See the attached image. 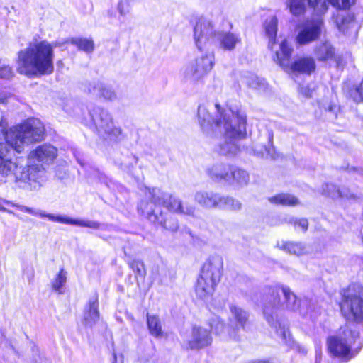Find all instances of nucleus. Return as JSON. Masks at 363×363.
Segmentation results:
<instances>
[{
	"label": "nucleus",
	"mask_w": 363,
	"mask_h": 363,
	"mask_svg": "<svg viewBox=\"0 0 363 363\" xmlns=\"http://www.w3.org/2000/svg\"><path fill=\"white\" fill-rule=\"evenodd\" d=\"M145 194V197L139 203L138 210L155 225L171 231H176L179 228L177 220L172 216L164 214L157 206L162 205L173 213L188 216L194 215L196 208L194 206L184 205L179 198L164 192L159 188H147Z\"/></svg>",
	"instance_id": "1"
},
{
	"label": "nucleus",
	"mask_w": 363,
	"mask_h": 363,
	"mask_svg": "<svg viewBox=\"0 0 363 363\" xmlns=\"http://www.w3.org/2000/svg\"><path fill=\"white\" fill-rule=\"evenodd\" d=\"M264 298L263 312L266 320L274 329L281 343L294 348L296 343L286 322L279 318L278 311L284 308L294 311L298 310L300 305L296 296L289 288L282 286L269 289L268 294Z\"/></svg>",
	"instance_id": "2"
},
{
	"label": "nucleus",
	"mask_w": 363,
	"mask_h": 363,
	"mask_svg": "<svg viewBox=\"0 0 363 363\" xmlns=\"http://www.w3.org/2000/svg\"><path fill=\"white\" fill-rule=\"evenodd\" d=\"M54 46L46 40L31 43L18 52L16 70L28 77L54 72Z\"/></svg>",
	"instance_id": "3"
},
{
	"label": "nucleus",
	"mask_w": 363,
	"mask_h": 363,
	"mask_svg": "<svg viewBox=\"0 0 363 363\" xmlns=\"http://www.w3.org/2000/svg\"><path fill=\"white\" fill-rule=\"evenodd\" d=\"M216 117L210 113L209 107L203 104L198 107L197 118L201 130L209 137L217 136L218 133L225 130L227 135H236L243 130L244 113L231 108H223L215 104Z\"/></svg>",
	"instance_id": "4"
},
{
	"label": "nucleus",
	"mask_w": 363,
	"mask_h": 363,
	"mask_svg": "<svg viewBox=\"0 0 363 363\" xmlns=\"http://www.w3.org/2000/svg\"><path fill=\"white\" fill-rule=\"evenodd\" d=\"M194 39L197 48L203 50L212 47L216 40L220 48L232 51L241 42L239 34L231 32L216 31L211 20L201 16L194 26Z\"/></svg>",
	"instance_id": "5"
},
{
	"label": "nucleus",
	"mask_w": 363,
	"mask_h": 363,
	"mask_svg": "<svg viewBox=\"0 0 363 363\" xmlns=\"http://www.w3.org/2000/svg\"><path fill=\"white\" fill-rule=\"evenodd\" d=\"M44 125L38 118L28 120L23 124L6 131V127L0 123V140H6L13 147L14 150L20 153L25 143L41 140L44 135Z\"/></svg>",
	"instance_id": "6"
},
{
	"label": "nucleus",
	"mask_w": 363,
	"mask_h": 363,
	"mask_svg": "<svg viewBox=\"0 0 363 363\" xmlns=\"http://www.w3.org/2000/svg\"><path fill=\"white\" fill-rule=\"evenodd\" d=\"M223 267V260L219 255H213L205 262L194 287L199 299L204 302L211 299L220 281Z\"/></svg>",
	"instance_id": "7"
},
{
	"label": "nucleus",
	"mask_w": 363,
	"mask_h": 363,
	"mask_svg": "<svg viewBox=\"0 0 363 363\" xmlns=\"http://www.w3.org/2000/svg\"><path fill=\"white\" fill-rule=\"evenodd\" d=\"M359 335L356 327L345 325L341 328L338 336L328 339L330 352L343 361L352 359L362 347V342L359 340Z\"/></svg>",
	"instance_id": "8"
},
{
	"label": "nucleus",
	"mask_w": 363,
	"mask_h": 363,
	"mask_svg": "<svg viewBox=\"0 0 363 363\" xmlns=\"http://www.w3.org/2000/svg\"><path fill=\"white\" fill-rule=\"evenodd\" d=\"M3 204H6L9 206H11L13 207L17 208L19 211L26 212L28 213H30L35 216H38L40 218H46L48 220L67 224V225H75V226H79V227H86L91 229H99L101 226V224L95 220H83V219H77V218H72L68 217L66 215H53L51 213H48L45 211H41L40 209H34L31 208L30 207L23 206V205H19L17 203H14L13 202H11L9 201L0 199V211L2 212H6L9 214L16 216L14 212H13L11 210H9L4 207Z\"/></svg>",
	"instance_id": "9"
},
{
	"label": "nucleus",
	"mask_w": 363,
	"mask_h": 363,
	"mask_svg": "<svg viewBox=\"0 0 363 363\" xmlns=\"http://www.w3.org/2000/svg\"><path fill=\"white\" fill-rule=\"evenodd\" d=\"M342 315L350 321H363V286L351 284L344 291L340 302Z\"/></svg>",
	"instance_id": "10"
},
{
	"label": "nucleus",
	"mask_w": 363,
	"mask_h": 363,
	"mask_svg": "<svg viewBox=\"0 0 363 363\" xmlns=\"http://www.w3.org/2000/svg\"><path fill=\"white\" fill-rule=\"evenodd\" d=\"M353 0H286V4L289 12L294 16H303L307 8L313 14L325 15L329 4L335 8H348Z\"/></svg>",
	"instance_id": "11"
},
{
	"label": "nucleus",
	"mask_w": 363,
	"mask_h": 363,
	"mask_svg": "<svg viewBox=\"0 0 363 363\" xmlns=\"http://www.w3.org/2000/svg\"><path fill=\"white\" fill-rule=\"evenodd\" d=\"M278 20L275 16H269L264 23V33L269 39L268 47L274 52V60L282 67H288L292 48L289 46L286 40H284L279 45L276 43Z\"/></svg>",
	"instance_id": "12"
},
{
	"label": "nucleus",
	"mask_w": 363,
	"mask_h": 363,
	"mask_svg": "<svg viewBox=\"0 0 363 363\" xmlns=\"http://www.w3.org/2000/svg\"><path fill=\"white\" fill-rule=\"evenodd\" d=\"M201 51V55L190 61L183 69L184 76L191 80H199L207 75L215 65V55L211 48Z\"/></svg>",
	"instance_id": "13"
},
{
	"label": "nucleus",
	"mask_w": 363,
	"mask_h": 363,
	"mask_svg": "<svg viewBox=\"0 0 363 363\" xmlns=\"http://www.w3.org/2000/svg\"><path fill=\"white\" fill-rule=\"evenodd\" d=\"M324 15L313 14L301 26L296 35V41L300 45H306L317 40L325 31Z\"/></svg>",
	"instance_id": "14"
},
{
	"label": "nucleus",
	"mask_w": 363,
	"mask_h": 363,
	"mask_svg": "<svg viewBox=\"0 0 363 363\" xmlns=\"http://www.w3.org/2000/svg\"><path fill=\"white\" fill-rule=\"evenodd\" d=\"M45 171L42 165H28L24 167L18 164L11 180L28 183L34 189L39 188L45 181Z\"/></svg>",
	"instance_id": "15"
},
{
	"label": "nucleus",
	"mask_w": 363,
	"mask_h": 363,
	"mask_svg": "<svg viewBox=\"0 0 363 363\" xmlns=\"http://www.w3.org/2000/svg\"><path fill=\"white\" fill-rule=\"evenodd\" d=\"M353 4L348 8H336L337 10L332 15V21L343 35L356 37L359 26L354 20V15L346 11Z\"/></svg>",
	"instance_id": "16"
},
{
	"label": "nucleus",
	"mask_w": 363,
	"mask_h": 363,
	"mask_svg": "<svg viewBox=\"0 0 363 363\" xmlns=\"http://www.w3.org/2000/svg\"><path fill=\"white\" fill-rule=\"evenodd\" d=\"M91 117L99 131L113 135L121 133V129L115 126L108 111L100 107L95 108L91 113Z\"/></svg>",
	"instance_id": "17"
},
{
	"label": "nucleus",
	"mask_w": 363,
	"mask_h": 363,
	"mask_svg": "<svg viewBox=\"0 0 363 363\" xmlns=\"http://www.w3.org/2000/svg\"><path fill=\"white\" fill-rule=\"evenodd\" d=\"M5 140V143H0V175L11 180L18 164L13 161L11 157V150H14V147Z\"/></svg>",
	"instance_id": "18"
},
{
	"label": "nucleus",
	"mask_w": 363,
	"mask_h": 363,
	"mask_svg": "<svg viewBox=\"0 0 363 363\" xmlns=\"http://www.w3.org/2000/svg\"><path fill=\"white\" fill-rule=\"evenodd\" d=\"M243 130L240 134L236 135H227L225 130H222L221 133H218L217 135L223 133L225 137V141L219 145L218 152L220 155H223L228 157H233L236 155L240 151V146L238 142L240 138L244 137L246 133V116L244 114L243 118Z\"/></svg>",
	"instance_id": "19"
},
{
	"label": "nucleus",
	"mask_w": 363,
	"mask_h": 363,
	"mask_svg": "<svg viewBox=\"0 0 363 363\" xmlns=\"http://www.w3.org/2000/svg\"><path fill=\"white\" fill-rule=\"evenodd\" d=\"M213 341L210 332L201 326H194L188 347L191 350H200L209 346Z\"/></svg>",
	"instance_id": "20"
},
{
	"label": "nucleus",
	"mask_w": 363,
	"mask_h": 363,
	"mask_svg": "<svg viewBox=\"0 0 363 363\" xmlns=\"http://www.w3.org/2000/svg\"><path fill=\"white\" fill-rule=\"evenodd\" d=\"M57 156V150L51 145L44 144L38 146L35 150L29 154L30 160H36L44 163H50Z\"/></svg>",
	"instance_id": "21"
},
{
	"label": "nucleus",
	"mask_w": 363,
	"mask_h": 363,
	"mask_svg": "<svg viewBox=\"0 0 363 363\" xmlns=\"http://www.w3.org/2000/svg\"><path fill=\"white\" fill-rule=\"evenodd\" d=\"M194 201L205 209L218 208L220 194L207 191H199L194 194Z\"/></svg>",
	"instance_id": "22"
},
{
	"label": "nucleus",
	"mask_w": 363,
	"mask_h": 363,
	"mask_svg": "<svg viewBox=\"0 0 363 363\" xmlns=\"http://www.w3.org/2000/svg\"><path fill=\"white\" fill-rule=\"evenodd\" d=\"M230 311L233 315L231 323L233 325L235 322V325L233 331L230 333V335L233 338L235 339L237 337V332L240 329H245V325L247 323L248 315L242 308L235 306H230Z\"/></svg>",
	"instance_id": "23"
},
{
	"label": "nucleus",
	"mask_w": 363,
	"mask_h": 363,
	"mask_svg": "<svg viewBox=\"0 0 363 363\" xmlns=\"http://www.w3.org/2000/svg\"><path fill=\"white\" fill-rule=\"evenodd\" d=\"M323 194L333 199L354 198V194L346 187L337 188L333 184H325L322 187Z\"/></svg>",
	"instance_id": "24"
},
{
	"label": "nucleus",
	"mask_w": 363,
	"mask_h": 363,
	"mask_svg": "<svg viewBox=\"0 0 363 363\" xmlns=\"http://www.w3.org/2000/svg\"><path fill=\"white\" fill-rule=\"evenodd\" d=\"M294 72L310 74L315 69V60L311 57H302L296 59L291 65Z\"/></svg>",
	"instance_id": "25"
},
{
	"label": "nucleus",
	"mask_w": 363,
	"mask_h": 363,
	"mask_svg": "<svg viewBox=\"0 0 363 363\" xmlns=\"http://www.w3.org/2000/svg\"><path fill=\"white\" fill-rule=\"evenodd\" d=\"M230 169L231 165L216 164L208 169V174L213 180H224L228 182L231 181V176L230 175Z\"/></svg>",
	"instance_id": "26"
},
{
	"label": "nucleus",
	"mask_w": 363,
	"mask_h": 363,
	"mask_svg": "<svg viewBox=\"0 0 363 363\" xmlns=\"http://www.w3.org/2000/svg\"><path fill=\"white\" fill-rule=\"evenodd\" d=\"M99 319V312L98 310V298L94 296L89 301V305L85 309L84 321L86 326L91 327Z\"/></svg>",
	"instance_id": "27"
},
{
	"label": "nucleus",
	"mask_w": 363,
	"mask_h": 363,
	"mask_svg": "<svg viewBox=\"0 0 363 363\" xmlns=\"http://www.w3.org/2000/svg\"><path fill=\"white\" fill-rule=\"evenodd\" d=\"M89 91L90 93L100 97L101 96L106 100L112 101L116 99L117 96L116 92L110 86L100 82H94L93 84H90Z\"/></svg>",
	"instance_id": "28"
},
{
	"label": "nucleus",
	"mask_w": 363,
	"mask_h": 363,
	"mask_svg": "<svg viewBox=\"0 0 363 363\" xmlns=\"http://www.w3.org/2000/svg\"><path fill=\"white\" fill-rule=\"evenodd\" d=\"M230 170L231 181L228 182L230 184L242 187L249 183L250 175L247 171L233 166H231Z\"/></svg>",
	"instance_id": "29"
},
{
	"label": "nucleus",
	"mask_w": 363,
	"mask_h": 363,
	"mask_svg": "<svg viewBox=\"0 0 363 363\" xmlns=\"http://www.w3.org/2000/svg\"><path fill=\"white\" fill-rule=\"evenodd\" d=\"M273 133L272 132L268 133V143L269 145L256 144L253 147L255 154L261 157H270L274 159L276 157V153L274 147L272 145Z\"/></svg>",
	"instance_id": "30"
},
{
	"label": "nucleus",
	"mask_w": 363,
	"mask_h": 363,
	"mask_svg": "<svg viewBox=\"0 0 363 363\" xmlns=\"http://www.w3.org/2000/svg\"><path fill=\"white\" fill-rule=\"evenodd\" d=\"M314 54L318 60L326 61L333 57L335 49L330 43L324 42L316 46Z\"/></svg>",
	"instance_id": "31"
},
{
	"label": "nucleus",
	"mask_w": 363,
	"mask_h": 363,
	"mask_svg": "<svg viewBox=\"0 0 363 363\" xmlns=\"http://www.w3.org/2000/svg\"><path fill=\"white\" fill-rule=\"evenodd\" d=\"M277 245L284 251L296 255H301L307 252L306 247L301 242H278Z\"/></svg>",
	"instance_id": "32"
},
{
	"label": "nucleus",
	"mask_w": 363,
	"mask_h": 363,
	"mask_svg": "<svg viewBox=\"0 0 363 363\" xmlns=\"http://www.w3.org/2000/svg\"><path fill=\"white\" fill-rule=\"evenodd\" d=\"M273 204L282 206H296L299 203L297 198L289 194H279L268 199Z\"/></svg>",
	"instance_id": "33"
},
{
	"label": "nucleus",
	"mask_w": 363,
	"mask_h": 363,
	"mask_svg": "<svg viewBox=\"0 0 363 363\" xmlns=\"http://www.w3.org/2000/svg\"><path fill=\"white\" fill-rule=\"evenodd\" d=\"M147 324L150 333L157 337L163 336L162 324L158 316L155 315L147 314Z\"/></svg>",
	"instance_id": "34"
},
{
	"label": "nucleus",
	"mask_w": 363,
	"mask_h": 363,
	"mask_svg": "<svg viewBox=\"0 0 363 363\" xmlns=\"http://www.w3.org/2000/svg\"><path fill=\"white\" fill-rule=\"evenodd\" d=\"M71 43L77 47L82 51L88 54L91 53L94 50V43L92 39L83 38H75L70 40Z\"/></svg>",
	"instance_id": "35"
},
{
	"label": "nucleus",
	"mask_w": 363,
	"mask_h": 363,
	"mask_svg": "<svg viewBox=\"0 0 363 363\" xmlns=\"http://www.w3.org/2000/svg\"><path fill=\"white\" fill-rule=\"evenodd\" d=\"M241 208L242 203L238 200L230 196H223L220 195V201L219 202L218 208L239 211Z\"/></svg>",
	"instance_id": "36"
},
{
	"label": "nucleus",
	"mask_w": 363,
	"mask_h": 363,
	"mask_svg": "<svg viewBox=\"0 0 363 363\" xmlns=\"http://www.w3.org/2000/svg\"><path fill=\"white\" fill-rule=\"evenodd\" d=\"M67 272L61 269L54 279L52 281V289L57 291L59 294H62V288L67 282Z\"/></svg>",
	"instance_id": "37"
},
{
	"label": "nucleus",
	"mask_w": 363,
	"mask_h": 363,
	"mask_svg": "<svg viewBox=\"0 0 363 363\" xmlns=\"http://www.w3.org/2000/svg\"><path fill=\"white\" fill-rule=\"evenodd\" d=\"M135 0H119L117 10L121 16H125L130 13Z\"/></svg>",
	"instance_id": "38"
},
{
	"label": "nucleus",
	"mask_w": 363,
	"mask_h": 363,
	"mask_svg": "<svg viewBox=\"0 0 363 363\" xmlns=\"http://www.w3.org/2000/svg\"><path fill=\"white\" fill-rule=\"evenodd\" d=\"M244 80L245 84L252 89H259L264 86V81L254 74L245 77Z\"/></svg>",
	"instance_id": "39"
},
{
	"label": "nucleus",
	"mask_w": 363,
	"mask_h": 363,
	"mask_svg": "<svg viewBox=\"0 0 363 363\" xmlns=\"http://www.w3.org/2000/svg\"><path fill=\"white\" fill-rule=\"evenodd\" d=\"M209 325L216 334L222 333L225 329V325L223 322L218 316L216 315H213L212 318L209 320Z\"/></svg>",
	"instance_id": "40"
},
{
	"label": "nucleus",
	"mask_w": 363,
	"mask_h": 363,
	"mask_svg": "<svg viewBox=\"0 0 363 363\" xmlns=\"http://www.w3.org/2000/svg\"><path fill=\"white\" fill-rule=\"evenodd\" d=\"M129 267L136 274V276L144 277L145 269L143 262L138 259H134L129 263Z\"/></svg>",
	"instance_id": "41"
},
{
	"label": "nucleus",
	"mask_w": 363,
	"mask_h": 363,
	"mask_svg": "<svg viewBox=\"0 0 363 363\" xmlns=\"http://www.w3.org/2000/svg\"><path fill=\"white\" fill-rule=\"evenodd\" d=\"M352 96L354 101L363 102V80L360 84L352 92Z\"/></svg>",
	"instance_id": "42"
},
{
	"label": "nucleus",
	"mask_w": 363,
	"mask_h": 363,
	"mask_svg": "<svg viewBox=\"0 0 363 363\" xmlns=\"http://www.w3.org/2000/svg\"><path fill=\"white\" fill-rule=\"evenodd\" d=\"M13 76V72L12 71L11 67L9 66H2L0 67V78L9 79L12 78Z\"/></svg>",
	"instance_id": "43"
},
{
	"label": "nucleus",
	"mask_w": 363,
	"mask_h": 363,
	"mask_svg": "<svg viewBox=\"0 0 363 363\" xmlns=\"http://www.w3.org/2000/svg\"><path fill=\"white\" fill-rule=\"evenodd\" d=\"M313 89L309 85H301L299 88V92L306 98H311Z\"/></svg>",
	"instance_id": "44"
},
{
	"label": "nucleus",
	"mask_w": 363,
	"mask_h": 363,
	"mask_svg": "<svg viewBox=\"0 0 363 363\" xmlns=\"http://www.w3.org/2000/svg\"><path fill=\"white\" fill-rule=\"evenodd\" d=\"M31 363H50L49 360L41 355L38 349H36V355L31 360Z\"/></svg>",
	"instance_id": "45"
},
{
	"label": "nucleus",
	"mask_w": 363,
	"mask_h": 363,
	"mask_svg": "<svg viewBox=\"0 0 363 363\" xmlns=\"http://www.w3.org/2000/svg\"><path fill=\"white\" fill-rule=\"evenodd\" d=\"M294 225L295 227L298 226L302 230L306 231L308 226V223L307 219L301 218V219H296L294 220Z\"/></svg>",
	"instance_id": "46"
},
{
	"label": "nucleus",
	"mask_w": 363,
	"mask_h": 363,
	"mask_svg": "<svg viewBox=\"0 0 363 363\" xmlns=\"http://www.w3.org/2000/svg\"><path fill=\"white\" fill-rule=\"evenodd\" d=\"M113 363H123V357L121 356L119 359H118L116 354L113 353Z\"/></svg>",
	"instance_id": "47"
},
{
	"label": "nucleus",
	"mask_w": 363,
	"mask_h": 363,
	"mask_svg": "<svg viewBox=\"0 0 363 363\" xmlns=\"http://www.w3.org/2000/svg\"><path fill=\"white\" fill-rule=\"evenodd\" d=\"M251 363H269V362L267 360H255L252 362Z\"/></svg>",
	"instance_id": "48"
},
{
	"label": "nucleus",
	"mask_w": 363,
	"mask_h": 363,
	"mask_svg": "<svg viewBox=\"0 0 363 363\" xmlns=\"http://www.w3.org/2000/svg\"><path fill=\"white\" fill-rule=\"evenodd\" d=\"M334 108H335V106H333V105H329V106H328V111H331V112H332V111H333V109H334Z\"/></svg>",
	"instance_id": "49"
},
{
	"label": "nucleus",
	"mask_w": 363,
	"mask_h": 363,
	"mask_svg": "<svg viewBox=\"0 0 363 363\" xmlns=\"http://www.w3.org/2000/svg\"><path fill=\"white\" fill-rule=\"evenodd\" d=\"M3 101V97L0 95V101Z\"/></svg>",
	"instance_id": "50"
},
{
	"label": "nucleus",
	"mask_w": 363,
	"mask_h": 363,
	"mask_svg": "<svg viewBox=\"0 0 363 363\" xmlns=\"http://www.w3.org/2000/svg\"><path fill=\"white\" fill-rule=\"evenodd\" d=\"M355 1H356V0H353V1H352V4H354V3H355Z\"/></svg>",
	"instance_id": "51"
}]
</instances>
